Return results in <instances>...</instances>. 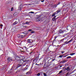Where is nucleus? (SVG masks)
I'll list each match as a JSON object with an SVG mask.
<instances>
[{
  "label": "nucleus",
  "mask_w": 76,
  "mask_h": 76,
  "mask_svg": "<svg viewBox=\"0 0 76 76\" xmlns=\"http://www.w3.org/2000/svg\"><path fill=\"white\" fill-rule=\"evenodd\" d=\"M29 23L28 22H26V24H29Z\"/></svg>",
  "instance_id": "32"
},
{
  "label": "nucleus",
  "mask_w": 76,
  "mask_h": 76,
  "mask_svg": "<svg viewBox=\"0 0 76 76\" xmlns=\"http://www.w3.org/2000/svg\"><path fill=\"white\" fill-rule=\"evenodd\" d=\"M41 2H44V0H42L41 1Z\"/></svg>",
  "instance_id": "34"
},
{
  "label": "nucleus",
  "mask_w": 76,
  "mask_h": 76,
  "mask_svg": "<svg viewBox=\"0 0 76 76\" xmlns=\"http://www.w3.org/2000/svg\"><path fill=\"white\" fill-rule=\"evenodd\" d=\"M75 76H76V75Z\"/></svg>",
  "instance_id": "47"
},
{
  "label": "nucleus",
  "mask_w": 76,
  "mask_h": 76,
  "mask_svg": "<svg viewBox=\"0 0 76 76\" xmlns=\"http://www.w3.org/2000/svg\"><path fill=\"white\" fill-rule=\"evenodd\" d=\"M65 70H66V71H69L70 70V68L69 67H68L66 68L65 69Z\"/></svg>",
  "instance_id": "9"
},
{
  "label": "nucleus",
  "mask_w": 76,
  "mask_h": 76,
  "mask_svg": "<svg viewBox=\"0 0 76 76\" xmlns=\"http://www.w3.org/2000/svg\"><path fill=\"white\" fill-rule=\"evenodd\" d=\"M18 21L19 22V20H18L17 21H15V22L13 24V25H15L17 24V23H18Z\"/></svg>",
  "instance_id": "5"
},
{
  "label": "nucleus",
  "mask_w": 76,
  "mask_h": 76,
  "mask_svg": "<svg viewBox=\"0 0 76 76\" xmlns=\"http://www.w3.org/2000/svg\"><path fill=\"white\" fill-rule=\"evenodd\" d=\"M24 53H25V52H28V50L26 48H25L24 49Z\"/></svg>",
  "instance_id": "10"
},
{
  "label": "nucleus",
  "mask_w": 76,
  "mask_h": 76,
  "mask_svg": "<svg viewBox=\"0 0 76 76\" xmlns=\"http://www.w3.org/2000/svg\"><path fill=\"white\" fill-rule=\"evenodd\" d=\"M37 18L36 19V20L37 21H40V20H39V18H40V16L39 15H37Z\"/></svg>",
  "instance_id": "4"
},
{
  "label": "nucleus",
  "mask_w": 76,
  "mask_h": 76,
  "mask_svg": "<svg viewBox=\"0 0 76 76\" xmlns=\"http://www.w3.org/2000/svg\"><path fill=\"white\" fill-rule=\"evenodd\" d=\"M31 33H34V31H31Z\"/></svg>",
  "instance_id": "39"
},
{
  "label": "nucleus",
  "mask_w": 76,
  "mask_h": 76,
  "mask_svg": "<svg viewBox=\"0 0 76 76\" xmlns=\"http://www.w3.org/2000/svg\"><path fill=\"white\" fill-rule=\"evenodd\" d=\"M66 56H67V55H66V56H65V57H66Z\"/></svg>",
  "instance_id": "43"
},
{
  "label": "nucleus",
  "mask_w": 76,
  "mask_h": 76,
  "mask_svg": "<svg viewBox=\"0 0 76 76\" xmlns=\"http://www.w3.org/2000/svg\"><path fill=\"white\" fill-rule=\"evenodd\" d=\"M56 13H54L52 15V16L53 17V16H55V15H56Z\"/></svg>",
  "instance_id": "16"
},
{
  "label": "nucleus",
  "mask_w": 76,
  "mask_h": 76,
  "mask_svg": "<svg viewBox=\"0 0 76 76\" xmlns=\"http://www.w3.org/2000/svg\"><path fill=\"white\" fill-rule=\"evenodd\" d=\"M25 5H26L27 6H29V5H31L30 4H25Z\"/></svg>",
  "instance_id": "24"
},
{
  "label": "nucleus",
  "mask_w": 76,
  "mask_h": 76,
  "mask_svg": "<svg viewBox=\"0 0 76 76\" xmlns=\"http://www.w3.org/2000/svg\"><path fill=\"white\" fill-rule=\"evenodd\" d=\"M57 38V37H55V39H56V38Z\"/></svg>",
  "instance_id": "42"
},
{
  "label": "nucleus",
  "mask_w": 76,
  "mask_h": 76,
  "mask_svg": "<svg viewBox=\"0 0 76 76\" xmlns=\"http://www.w3.org/2000/svg\"><path fill=\"white\" fill-rule=\"evenodd\" d=\"M30 73V72L29 71L27 72L26 73V75H28V74H29Z\"/></svg>",
  "instance_id": "22"
},
{
  "label": "nucleus",
  "mask_w": 76,
  "mask_h": 76,
  "mask_svg": "<svg viewBox=\"0 0 76 76\" xmlns=\"http://www.w3.org/2000/svg\"><path fill=\"white\" fill-rule=\"evenodd\" d=\"M29 13H34V12H29Z\"/></svg>",
  "instance_id": "31"
},
{
  "label": "nucleus",
  "mask_w": 76,
  "mask_h": 76,
  "mask_svg": "<svg viewBox=\"0 0 76 76\" xmlns=\"http://www.w3.org/2000/svg\"><path fill=\"white\" fill-rule=\"evenodd\" d=\"M37 65H39V64H37Z\"/></svg>",
  "instance_id": "46"
},
{
  "label": "nucleus",
  "mask_w": 76,
  "mask_h": 76,
  "mask_svg": "<svg viewBox=\"0 0 76 76\" xmlns=\"http://www.w3.org/2000/svg\"><path fill=\"white\" fill-rule=\"evenodd\" d=\"M53 18H56V16H54V17H53Z\"/></svg>",
  "instance_id": "40"
},
{
  "label": "nucleus",
  "mask_w": 76,
  "mask_h": 76,
  "mask_svg": "<svg viewBox=\"0 0 76 76\" xmlns=\"http://www.w3.org/2000/svg\"><path fill=\"white\" fill-rule=\"evenodd\" d=\"M73 41V39H72L68 41V42H69H69H71V41Z\"/></svg>",
  "instance_id": "18"
},
{
  "label": "nucleus",
  "mask_w": 76,
  "mask_h": 76,
  "mask_svg": "<svg viewBox=\"0 0 76 76\" xmlns=\"http://www.w3.org/2000/svg\"><path fill=\"white\" fill-rule=\"evenodd\" d=\"M71 58V56H68V57H67V59H69V58Z\"/></svg>",
  "instance_id": "25"
},
{
  "label": "nucleus",
  "mask_w": 76,
  "mask_h": 76,
  "mask_svg": "<svg viewBox=\"0 0 76 76\" xmlns=\"http://www.w3.org/2000/svg\"><path fill=\"white\" fill-rule=\"evenodd\" d=\"M37 61H38V60L37 58H36L34 60H33V61H35V63H36V62H37Z\"/></svg>",
  "instance_id": "13"
},
{
  "label": "nucleus",
  "mask_w": 76,
  "mask_h": 76,
  "mask_svg": "<svg viewBox=\"0 0 76 76\" xmlns=\"http://www.w3.org/2000/svg\"><path fill=\"white\" fill-rule=\"evenodd\" d=\"M54 60H55V58H54L52 60V61H54Z\"/></svg>",
  "instance_id": "33"
},
{
  "label": "nucleus",
  "mask_w": 76,
  "mask_h": 76,
  "mask_svg": "<svg viewBox=\"0 0 76 76\" xmlns=\"http://www.w3.org/2000/svg\"><path fill=\"white\" fill-rule=\"evenodd\" d=\"M43 74H44V76H47V74H46L45 73H44Z\"/></svg>",
  "instance_id": "30"
},
{
  "label": "nucleus",
  "mask_w": 76,
  "mask_h": 76,
  "mask_svg": "<svg viewBox=\"0 0 76 76\" xmlns=\"http://www.w3.org/2000/svg\"><path fill=\"white\" fill-rule=\"evenodd\" d=\"M23 58H24V57L22 56H18L15 57V60L18 61V64H20V66L23 63V61L22 60L23 59ZM19 62H20V63Z\"/></svg>",
  "instance_id": "1"
},
{
  "label": "nucleus",
  "mask_w": 76,
  "mask_h": 76,
  "mask_svg": "<svg viewBox=\"0 0 76 76\" xmlns=\"http://www.w3.org/2000/svg\"><path fill=\"white\" fill-rule=\"evenodd\" d=\"M67 60H64L62 61V63H66L67 61Z\"/></svg>",
  "instance_id": "11"
},
{
  "label": "nucleus",
  "mask_w": 76,
  "mask_h": 76,
  "mask_svg": "<svg viewBox=\"0 0 76 76\" xmlns=\"http://www.w3.org/2000/svg\"><path fill=\"white\" fill-rule=\"evenodd\" d=\"M64 32V31L62 30H59V32L60 33H63Z\"/></svg>",
  "instance_id": "12"
},
{
  "label": "nucleus",
  "mask_w": 76,
  "mask_h": 76,
  "mask_svg": "<svg viewBox=\"0 0 76 76\" xmlns=\"http://www.w3.org/2000/svg\"><path fill=\"white\" fill-rule=\"evenodd\" d=\"M0 26H1L2 27H3V25L1 24V25H0Z\"/></svg>",
  "instance_id": "37"
},
{
  "label": "nucleus",
  "mask_w": 76,
  "mask_h": 76,
  "mask_svg": "<svg viewBox=\"0 0 76 76\" xmlns=\"http://www.w3.org/2000/svg\"><path fill=\"white\" fill-rule=\"evenodd\" d=\"M60 4V3H59V4Z\"/></svg>",
  "instance_id": "45"
},
{
  "label": "nucleus",
  "mask_w": 76,
  "mask_h": 76,
  "mask_svg": "<svg viewBox=\"0 0 76 76\" xmlns=\"http://www.w3.org/2000/svg\"><path fill=\"white\" fill-rule=\"evenodd\" d=\"M11 11H13V7H12L11 9Z\"/></svg>",
  "instance_id": "19"
},
{
  "label": "nucleus",
  "mask_w": 76,
  "mask_h": 76,
  "mask_svg": "<svg viewBox=\"0 0 76 76\" xmlns=\"http://www.w3.org/2000/svg\"><path fill=\"white\" fill-rule=\"evenodd\" d=\"M62 67V66H60L59 67V68H61Z\"/></svg>",
  "instance_id": "38"
},
{
  "label": "nucleus",
  "mask_w": 76,
  "mask_h": 76,
  "mask_svg": "<svg viewBox=\"0 0 76 76\" xmlns=\"http://www.w3.org/2000/svg\"><path fill=\"white\" fill-rule=\"evenodd\" d=\"M28 46H29V47H32V45L31 46V44L30 45H28Z\"/></svg>",
  "instance_id": "26"
},
{
  "label": "nucleus",
  "mask_w": 76,
  "mask_h": 76,
  "mask_svg": "<svg viewBox=\"0 0 76 76\" xmlns=\"http://www.w3.org/2000/svg\"><path fill=\"white\" fill-rule=\"evenodd\" d=\"M27 42L29 43V44H30L31 43H32V42H33L32 41V40L31 39H28L27 40Z\"/></svg>",
  "instance_id": "3"
},
{
  "label": "nucleus",
  "mask_w": 76,
  "mask_h": 76,
  "mask_svg": "<svg viewBox=\"0 0 76 76\" xmlns=\"http://www.w3.org/2000/svg\"><path fill=\"white\" fill-rule=\"evenodd\" d=\"M62 72H63L62 70H61V71H60L59 73L60 74V73H62Z\"/></svg>",
  "instance_id": "27"
},
{
  "label": "nucleus",
  "mask_w": 76,
  "mask_h": 76,
  "mask_svg": "<svg viewBox=\"0 0 76 76\" xmlns=\"http://www.w3.org/2000/svg\"><path fill=\"white\" fill-rule=\"evenodd\" d=\"M61 53V54H63V53H64V52L62 51Z\"/></svg>",
  "instance_id": "36"
},
{
  "label": "nucleus",
  "mask_w": 76,
  "mask_h": 76,
  "mask_svg": "<svg viewBox=\"0 0 76 76\" xmlns=\"http://www.w3.org/2000/svg\"><path fill=\"white\" fill-rule=\"evenodd\" d=\"M59 12H60V10H57L56 12L55 13H56V14H57V13H58Z\"/></svg>",
  "instance_id": "14"
},
{
  "label": "nucleus",
  "mask_w": 76,
  "mask_h": 76,
  "mask_svg": "<svg viewBox=\"0 0 76 76\" xmlns=\"http://www.w3.org/2000/svg\"><path fill=\"white\" fill-rule=\"evenodd\" d=\"M8 61L9 62H10L11 61H12V60L11 58H8L7 59Z\"/></svg>",
  "instance_id": "8"
},
{
  "label": "nucleus",
  "mask_w": 76,
  "mask_h": 76,
  "mask_svg": "<svg viewBox=\"0 0 76 76\" xmlns=\"http://www.w3.org/2000/svg\"><path fill=\"white\" fill-rule=\"evenodd\" d=\"M22 5H20L19 7H18V9L20 10H22Z\"/></svg>",
  "instance_id": "7"
},
{
  "label": "nucleus",
  "mask_w": 76,
  "mask_h": 76,
  "mask_svg": "<svg viewBox=\"0 0 76 76\" xmlns=\"http://www.w3.org/2000/svg\"><path fill=\"white\" fill-rule=\"evenodd\" d=\"M64 41V39H62L61 40H60L59 41V42H61V41Z\"/></svg>",
  "instance_id": "21"
},
{
  "label": "nucleus",
  "mask_w": 76,
  "mask_h": 76,
  "mask_svg": "<svg viewBox=\"0 0 76 76\" xmlns=\"http://www.w3.org/2000/svg\"><path fill=\"white\" fill-rule=\"evenodd\" d=\"M62 57H63V55H60L59 56V57H60V58H62Z\"/></svg>",
  "instance_id": "23"
},
{
  "label": "nucleus",
  "mask_w": 76,
  "mask_h": 76,
  "mask_svg": "<svg viewBox=\"0 0 76 76\" xmlns=\"http://www.w3.org/2000/svg\"><path fill=\"white\" fill-rule=\"evenodd\" d=\"M56 20V18H55L53 17L52 18V20H53V21H55V20Z\"/></svg>",
  "instance_id": "15"
},
{
  "label": "nucleus",
  "mask_w": 76,
  "mask_h": 76,
  "mask_svg": "<svg viewBox=\"0 0 76 76\" xmlns=\"http://www.w3.org/2000/svg\"><path fill=\"white\" fill-rule=\"evenodd\" d=\"M68 43H69V42H65V44H68Z\"/></svg>",
  "instance_id": "29"
},
{
  "label": "nucleus",
  "mask_w": 76,
  "mask_h": 76,
  "mask_svg": "<svg viewBox=\"0 0 76 76\" xmlns=\"http://www.w3.org/2000/svg\"><path fill=\"white\" fill-rule=\"evenodd\" d=\"M18 15V13L17 12H15V13H14L13 15L14 16H17Z\"/></svg>",
  "instance_id": "6"
},
{
  "label": "nucleus",
  "mask_w": 76,
  "mask_h": 76,
  "mask_svg": "<svg viewBox=\"0 0 76 76\" xmlns=\"http://www.w3.org/2000/svg\"><path fill=\"white\" fill-rule=\"evenodd\" d=\"M75 54V53H72L70 54V56H73V55H74Z\"/></svg>",
  "instance_id": "17"
},
{
  "label": "nucleus",
  "mask_w": 76,
  "mask_h": 76,
  "mask_svg": "<svg viewBox=\"0 0 76 76\" xmlns=\"http://www.w3.org/2000/svg\"><path fill=\"white\" fill-rule=\"evenodd\" d=\"M36 65H37V64H36Z\"/></svg>",
  "instance_id": "44"
},
{
  "label": "nucleus",
  "mask_w": 76,
  "mask_h": 76,
  "mask_svg": "<svg viewBox=\"0 0 76 76\" xmlns=\"http://www.w3.org/2000/svg\"><path fill=\"white\" fill-rule=\"evenodd\" d=\"M32 31L31 29H30V30H28V31Z\"/></svg>",
  "instance_id": "35"
},
{
  "label": "nucleus",
  "mask_w": 76,
  "mask_h": 76,
  "mask_svg": "<svg viewBox=\"0 0 76 76\" xmlns=\"http://www.w3.org/2000/svg\"><path fill=\"white\" fill-rule=\"evenodd\" d=\"M40 73H38L37 74V76H40Z\"/></svg>",
  "instance_id": "28"
},
{
  "label": "nucleus",
  "mask_w": 76,
  "mask_h": 76,
  "mask_svg": "<svg viewBox=\"0 0 76 76\" xmlns=\"http://www.w3.org/2000/svg\"><path fill=\"white\" fill-rule=\"evenodd\" d=\"M27 31H26V32H23V34H27Z\"/></svg>",
  "instance_id": "20"
},
{
  "label": "nucleus",
  "mask_w": 76,
  "mask_h": 76,
  "mask_svg": "<svg viewBox=\"0 0 76 76\" xmlns=\"http://www.w3.org/2000/svg\"><path fill=\"white\" fill-rule=\"evenodd\" d=\"M32 52H31V53H30V54H32Z\"/></svg>",
  "instance_id": "41"
},
{
  "label": "nucleus",
  "mask_w": 76,
  "mask_h": 76,
  "mask_svg": "<svg viewBox=\"0 0 76 76\" xmlns=\"http://www.w3.org/2000/svg\"><path fill=\"white\" fill-rule=\"evenodd\" d=\"M25 37V35L24 34H18L17 35V37H18L19 39H21V38H23L24 37Z\"/></svg>",
  "instance_id": "2"
}]
</instances>
